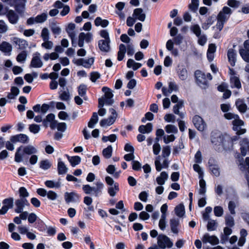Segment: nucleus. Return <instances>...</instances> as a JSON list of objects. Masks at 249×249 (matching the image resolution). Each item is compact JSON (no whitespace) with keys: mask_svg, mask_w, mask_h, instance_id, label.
Instances as JSON below:
<instances>
[{"mask_svg":"<svg viewBox=\"0 0 249 249\" xmlns=\"http://www.w3.org/2000/svg\"><path fill=\"white\" fill-rule=\"evenodd\" d=\"M171 153V149L169 146H165L162 148V156L163 158L169 156Z\"/></svg>","mask_w":249,"mask_h":249,"instance_id":"nucleus-63","label":"nucleus"},{"mask_svg":"<svg viewBox=\"0 0 249 249\" xmlns=\"http://www.w3.org/2000/svg\"><path fill=\"white\" fill-rule=\"evenodd\" d=\"M15 205L16 206V208L15 209V212L18 213H22L24 207L19 199L16 200Z\"/></svg>","mask_w":249,"mask_h":249,"instance_id":"nucleus-50","label":"nucleus"},{"mask_svg":"<svg viewBox=\"0 0 249 249\" xmlns=\"http://www.w3.org/2000/svg\"><path fill=\"white\" fill-rule=\"evenodd\" d=\"M52 164L48 160H44L39 162V168L46 170L51 168Z\"/></svg>","mask_w":249,"mask_h":249,"instance_id":"nucleus-47","label":"nucleus"},{"mask_svg":"<svg viewBox=\"0 0 249 249\" xmlns=\"http://www.w3.org/2000/svg\"><path fill=\"white\" fill-rule=\"evenodd\" d=\"M104 187V184L100 181L96 183V186L92 187V193L95 196H98L99 193L102 192Z\"/></svg>","mask_w":249,"mask_h":249,"instance_id":"nucleus-24","label":"nucleus"},{"mask_svg":"<svg viewBox=\"0 0 249 249\" xmlns=\"http://www.w3.org/2000/svg\"><path fill=\"white\" fill-rule=\"evenodd\" d=\"M45 184L47 187L50 188H53L54 187L58 188L60 186L59 182L55 183L54 181L51 180H46L45 182Z\"/></svg>","mask_w":249,"mask_h":249,"instance_id":"nucleus-60","label":"nucleus"},{"mask_svg":"<svg viewBox=\"0 0 249 249\" xmlns=\"http://www.w3.org/2000/svg\"><path fill=\"white\" fill-rule=\"evenodd\" d=\"M193 122L195 127L199 131H203L206 128V123L199 116H195L193 119Z\"/></svg>","mask_w":249,"mask_h":249,"instance_id":"nucleus-9","label":"nucleus"},{"mask_svg":"<svg viewBox=\"0 0 249 249\" xmlns=\"http://www.w3.org/2000/svg\"><path fill=\"white\" fill-rule=\"evenodd\" d=\"M76 194L74 192H66L64 194L65 200L67 203L73 202L74 200V196Z\"/></svg>","mask_w":249,"mask_h":249,"instance_id":"nucleus-48","label":"nucleus"},{"mask_svg":"<svg viewBox=\"0 0 249 249\" xmlns=\"http://www.w3.org/2000/svg\"><path fill=\"white\" fill-rule=\"evenodd\" d=\"M119 191V186L117 183H115L113 186L110 187L108 189V193L111 196H115L116 192Z\"/></svg>","mask_w":249,"mask_h":249,"instance_id":"nucleus-52","label":"nucleus"},{"mask_svg":"<svg viewBox=\"0 0 249 249\" xmlns=\"http://www.w3.org/2000/svg\"><path fill=\"white\" fill-rule=\"evenodd\" d=\"M23 147L22 145L18 147L17 149V151L15 154V158L14 160L16 162L19 163L21 162L23 160V157L24 155L23 154V153H20L19 152L22 150Z\"/></svg>","mask_w":249,"mask_h":249,"instance_id":"nucleus-32","label":"nucleus"},{"mask_svg":"<svg viewBox=\"0 0 249 249\" xmlns=\"http://www.w3.org/2000/svg\"><path fill=\"white\" fill-rule=\"evenodd\" d=\"M36 23H43L46 20L47 15L45 13L37 15L36 17Z\"/></svg>","mask_w":249,"mask_h":249,"instance_id":"nucleus-55","label":"nucleus"},{"mask_svg":"<svg viewBox=\"0 0 249 249\" xmlns=\"http://www.w3.org/2000/svg\"><path fill=\"white\" fill-rule=\"evenodd\" d=\"M40 56V54L37 52L34 53L29 65L30 68H39L42 67L43 64Z\"/></svg>","mask_w":249,"mask_h":249,"instance_id":"nucleus-8","label":"nucleus"},{"mask_svg":"<svg viewBox=\"0 0 249 249\" xmlns=\"http://www.w3.org/2000/svg\"><path fill=\"white\" fill-rule=\"evenodd\" d=\"M199 6L198 0H191V3L189 4V9L193 12H196Z\"/></svg>","mask_w":249,"mask_h":249,"instance_id":"nucleus-54","label":"nucleus"},{"mask_svg":"<svg viewBox=\"0 0 249 249\" xmlns=\"http://www.w3.org/2000/svg\"><path fill=\"white\" fill-rule=\"evenodd\" d=\"M217 227V223L215 221L212 219L209 220L207 226L208 231H213L216 230Z\"/></svg>","mask_w":249,"mask_h":249,"instance_id":"nucleus-53","label":"nucleus"},{"mask_svg":"<svg viewBox=\"0 0 249 249\" xmlns=\"http://www.w3.org/2000/svg\"><path fill=\"white\" fill-rule=\"evenodd\" d=\"M241 153L242 156H245L248 152H249V142L247 139H243L240 142Z\"/></svg>","mask_w":249,"mask_h":249,"instance_id":"nucleus-17","label":"nucleus"},{"mask_svg":"<svg viewBox=\"0 0 249 249\" xmlns=\"http://www.w3.org/2000/svg\"><path fill=\"white\" fill-rule=\"evenodd\" d=\"M29 131L34 134L38 133L40 130V125L36 124H32L29 126Z\"/></svg>","mask_w":249,"mask_h":249,"instance_id":"nucleus-51","label":"nucleus"},{"mask_svg":"<svg viewBox=\"0 0 249 249\" xmlns=\"http://www.w3.org/2000/svg\"><path fill=\"white\" fill-rule=\"evenodd\" d=\"M75 28V25L73 23H69L66 28V31L71 39L72 46L74 47H76L77 44L75 38L76 34L74 31Z\"/></svg>","mask_w":249,"mask_h":249,"instance_id":"nucleus-6","label":"nucleus"},{"mask_svg":"<svg viewBox=\"0 0 249 249\" xmlns=\"http://www.w3.org/2000/svg\"><path fill=\"white\" fill-rule=\"evenodd\" d=\"M178 76L181 80H186L188 77L187 70L185 69H181L178 73Z\"/></svg>","mask_w":249,"mask_h":249,"instance_id":"nucleus-64","label":"nucleus"},{"mask_svg":"<svg viewBox=\"0 0 249 249\" xmlns=\"http://www.w3.org/2000/svg\"><path fill=\"white\" fill-rule=\"evenodd\" d=\"M168 178V175L166 172H162L160 176L157 178L156 181L157 183L160 185H162L164 184L166 180Z\"/></svg>","mask_w":249,"mask_h":249,"instance_id":"nucleus-26","label":"nucleus"},{"mask_svg":"<svg viewBox=\"0 0 249 249\" xmlns=\"http://www.w3.org/2000/svg\"><path fill=\"white\" fill-rule=\"evenodd\" d=\"M179 225V220L178 218H173L170 220V225L171 231L176 234L178 232V226Z\"/></svg>","mask_w":249,"mask_h":249,"instance_id":"nucleus-19","label":"nucleus"},{"mask_svg":"<svg viewBox=\"0 0 249 249\" xmlns=\"http://www.w3.org/2000/svg\"><path fill=\"white\" fill-rule=\"evenodd\" d=\"M202 241L204 244L210 243L212 245H217L219 242L217 237L215 235H210L208 233L204 234L202 238Z\"/></svg>","mask_w":249,"mask_h":249,"instance_id":"nucleus-12","label":"nucleus"},{"mask_svg":"<svg viewBox=\"0 0 249 249\" xmlns=\"http://www.w3.org/2000/svg\"><path fill=\"white\" fill-rule=\"evenodd\" d=\"M65 156L67 158L71 166L75 167L78 165V156H70L68 154H66Z\"/></svg>","mask_w":249,"mask_h":249,"instance_id":"nucleus-46","label":"nucleus"},{"mask_svg":"<svg viewBox=\"0 0 249 249\" xmlns=\"http://www.w3.org/2000/svg\"><path fill=\"white\" fill-rule=\"evenodd\" d=\"M108 40H100L98 42V46L100 50L104 52H108L110 50L109 43Z\"/></svg>","mask_w":249,"mask_h":249,"instance_id":"nucleus-21","label":"nucleus"},{"mask_svg":"<svg viewBox=\"0 0 249 249\" xmlns=\"http://www.w3.org/2000/svg\"><path fill=\"white\" fill-rule=\"evenodd\" d=\"M87 89V86L85 85H81L79 87V96L83 97L85 101H87L88 99V97L86 95Z\"/></svg>","mask_w":249,"mask_h":249,"instance_id":"nucleus-39","label":"nucleus"},{"mask_svg":"<svg viewBox=\"0 0 249 249\" xmlns=\"http://www.w3.org/2000/svg\"><path fill=\"white\" fill-rule=\"evenodd\" d=\"M57 171L59 175H63L66 174L68 171V168L65 165L64 162L59 159L57 164Z\"/></svg>","mask_w":249,"mask_h":249,"instance_id":"nucleus-27","label":"nucleus"},{"mask_svg":"<svg viewBox=\"0 0 249 249\" xmlns=\"http://www.w3.org/2000/svg\"><path fill=\"white\" fill-rule=\"evenodd\" d=\"M13 41L14 44L19 46V49L22 50V51L24 50L28 46V42L24 39L14 37L13 38Z\"/></svg>","mask_w":249,"mask_h":249,"instance_id":"nucleus-14","label":"nucleus"},{"mask_svg":"<svg viewBox=\"0 0 249 249\" xmlns=\"http://www.w3.org/2000/svg\"><path fill=\"white\" fill-rule=\"evenodd\" d=\"M102 91L105 93V95L101 98L104 99L105 104L106 105H111L114 103V100L112 99L113 95L111 90L107 87H104L102 88Z\"/></svg>","mask_w":249,"mask_h":249,"instance_id":"nucleus-7","label":"nucleus"},{"mask_svg":"<svg viewBox=\"0 0 249 249\" xmlns=\"http://www.w3.org/2000/svg\"><path fill=\"white\" fill-rule=\"evenodd\" d=\"M175 212L178 216L179 217H183L185 214V209L183 205L179 204L175 208Z\"/></svg>","mask_w":249,"mask_h":249,"instance_id":"nucleus-34","label":"nucleus"},{"mask_svg":"<svg viewBox=\"0 0 249 249\" xmlns=\"http://www.w3.org/2000/svg\"><path fill=\"white\" fill-rule=\"evenodd\" d=\"M95 25L96 26H101L102 27H106L108 24V20L106 19H102L100 17L96 18L94 21Z\"/></svg>","mask_w":249,"mask_h":249,"instance_id":"nucleus-40","label":"nucleus"},{"mask_svg":"<svg viewBox=\"0 0 249 249\" xmlns=\"http://www.w3.org/2000/svg\"><path fill=\"white\" fill-rule=\"evenodd\" d=\"M41 36L43 38L44 41H47L49 38V32L47 28H44L42 31Z\"/></svg>","mask_w":249,"mask_h":249,"instance_id":"nucleus-62","label":"nucleus"},{"mask_svg":"<svg viewBox=\"0 0 249 249\" xmlns=\"http://www.w3.org/2000/svg\"><path fill=\"white\" fill-rule=\"evenodd\" d=\"M236 106L241 112H245L247 110V105L243 100L238 99L236 102Z\"/></svg>","mask_w":249,"mask_h":249,"instance_id":"nucleus-33","label":"nucleus"},{"mask_svg":"<svg viewBox=\"0 0 249 249\" xmlns=\"http://www.w3.org/2000/svg\"><path fill=\"white\" fill-rule=\"evenodd\" d=\"M232 124L233 125V130L236 131L237 134L239 135L243 134L246 132L245 129L241 128L240 127V126H242L244 124V122L243 121L239 119L238 116L237 118H234L232 122Z\"/></svg>","mask_w":249,"mask_h":249,"instance_id":"nucleus-11","label":"nucleus"},{"mask_svg":"<svg viewBox=\"0 0 249 249\" xmlns=\"http://www.w3.org/2000/svg\"><path fill=\"white\" fill-rule=\"evenodd\" d=\"M241 2L237 0H228L227 4L231 7L237 8L241 4Z\"/></svg>","mask_w":249,"mask_h":249,"instance_id":"nucleus-59","label":"nucleus"},{"mask_svg":"<svg viewBox=\"0 0 249 249\" xmlns=\"http://www.w3.org/2000/svg\"><path fill=\"white\" fill-rule=\"evenodd\" d=\"M133 16L141 21H144L145 19V14L142 8L135 9Z\"/></svg>","mask_w":249,"mask_h":249,"instance_id":"nucleus-20","label":"nucleus"},{"mask_svg":"<svg viewBox=\"0 0 249 249\" xmlns=\"http://www.w3.org/2000/svg\"><path fill=\"white\" fill-rule=\"evenodd\" d=\"M27 55V52L25 50H23L18 54L16 60L18 62L23 63L26 60Z\"/></svg>","mask_w":249,"mask_h":249,"instance_id":"nucleus-38","label":"nucleus"},{"mask_svg":"<svg viewBox=\"0 0 249 249\" xmlns=\"http://www.w3.org/2000/svg\"><path fill=\"white\" fill-rule=\"evenodd\" d=\"M165 131L168 133H177L178 131L177 127L172 124H168L165 127Z\"/></svg>","mask_w":249,"mask_h":249,"instance_id":"nucleus-57","label":"nucleus"},{"mask_svg":"<svg viewBox=\"0 0 249 249\" xmlns=\"http://www.w3.org/2000/svg\"><path fill=\"white\" fill-rule=\"evenodd\" d=\"M113 148L111 145L108 146L102 151V154L106 159H109L112 154Z\"/></svg>","mask_w":249,"mask_h":249,"instance_id":"nucleus-36","label":"nucleus"},{"mask_svg":"<svg viewBox=\"0 0 249 249\" xmlns=\"http://www.w3.org/2000/svg\"><path fill=\"white\" fill-rule=\"evenodd\" d=\"M228 57L231 66H234L236 61V53L233 49H229L228 50Z\"/></svg>","mask_w":249,"mask_h":249,"instance_id":"nucleus-22","label":"nucleus"},{"mask_svg":"<svg viewBox=\"0 0 249 249\" xmlns=\"http://www.w3.org/2000/svg\"><path fill=\"white\" fill-rule=\"evenodd\" d=\"M11 92L8 93L7 97L9 99H14L19 94L20 90L16 86L11 87Z\"/></svg>","mask_w":249,"mask_h":249,"instance_id":"nucleus-25","label":"nucleus"},{"mask_svg":"<svg viewBox=\"0 0 249 249\" xmlns=\"http://www.w3.org/2000/svg\"><path fill=\"white\" fill-rule=\"evenodd\" d=\"M98 117L97 112H94L92 116L88 123V126L89 128H93L95 125L97 123Z\"/></svg>","mask_w":249,"mask_h":249,"instance_id":"nucleus-37","label":"nucleus"},{"mask_svg":"<svg viewBox=\"0 0 249 249\" xmlns=\"http://www.w3.org/2000/svg\"><path fill=\"white\" fill-rule=\"evenodd\" d=\"M94 58L90 57L88 58H79V66H82L86 68H89L93 64Z\"/></svg>","mask_w":249,"mask_h":249,"instance_id":"nucleus-16","label":"nucleus"},{"mask_svg":"<svg viewBox=\"0 0 249 249\" xmlns=\"http://www.w3.org/2000/svg\"><path fill=\"white\" fill-rule=\"evenodd\" d=\"M232 13L231 9L227 6H224L217 16V23L214 29L220 31L223 28L224 24L229 18Z\"/></svg>","mask_w":249,"mask_h":249,"instance_id":"nucleus-1","label":"nucleus"},{"mask_svg":"<svg viewBox=\"0 0 249 249\" xmlns=\"http://www.w3.org/2000/svg\"><path fill=\"white\" fill-rule=\"evenodd\" d=\"M10 140L13 143L20 142L23 143H27L29 142V138L27 135L20 133L12 136L10 138Z\"/></svg>","mask_w":249,"mask_h":249,"instance_id":"nucleus-10","label":"nucleus"},{"mask_svg":"<svg viewBox=\"0 0 249 249\" xmlns=\"http://www.w3.org/2000/svg\"><path fill=\"white\" fill-rule=\"evenodd\" d=\"M157 244L158 247L161 249L171 248L173 245V243L171 241L170 239L163 234H160L158 236Z\"/></svg>","mask_w":249,"mask_h":249,"instance_id":"nucleus-2","label":"nucleus"},{"mask_svg":"<svg viewBox=\"0 0 249 249\" xmlns=\"http://www.w3.org/2000/svg\"><path fill=\"white\" fill-rule=\"evenodd\" d=\"M2 204L5 206L8 209H12L14 206V198L10 197L3 199Z\"/></svg>","mask_w":249,"mask_h":249,"instance_id":"nucleus-41","label":"nucleus"},{"mask_svg":"<svg viewBox=\"0 0 249 249\" xmlns=\"http://www.w3.org/2000/svg\"><path fill=\"white\" fill-rule=\"evenodd\" d=\"M12 46L8 42L3 41L0 44V50L4 53H10L12 51Z\"/></svg>","mask_w":249,"mask_h":249,"instance_id":"nucleus-30","label":"nucleus"},{"mask_svg":"<svg viewBox=\"0 0 249 249\" xmlns=\"http://www.w3.org/2000/svg\"><path fill=\"white\" fill-rule=\"evenodd\" d=\"M195 74L197 85L202 89H206L208 86L206 74L199 70L196 71Z\"/></svg>","mask_w":249,"mask_h":249,"instance_id":"nucleus-5","label":"nucleus"},{"mask_svg":"<svg viewBox=\"0 0 249 249\" xmlns=\"http://www.w3.org/2000/svg\"><path fill=\"white\" fill-rule=\"evenodd\" d=\"M126 65L128 68H132L134 71H136L142 67L141 63L136 62L132 59H129L128 60Z\"/></svg>","mask_w":249,"mask_h":249,"instance_id":"nucleus-31","label":"nucleus"},{"mask_svg":"<svg viewBox=\"0 0 249 249\" xmlns=\"http://www.w3.org/2000/svg\"><path fill=\"white\" fill-rule=\"evenodd\" d=\"M240 169L241 171L247 172L249 174V157H247L245 161L240 164Z\"/></svg>","mask_w":249,"mask_h":249,"instance_id":"nucleus-44","label":"nucleus"},{"mask_svg":"<svg viewBox=\"0 0 249 249\" xmlns=\"http://www.w3.org/2000/svg\"><path fill=\"white\" fill-rule=\"evenodd\" d=\"M214 22V18L212 16L209 17L206 21L202 23V27L204 30H207Z\"/></svg>","mask_w":249,"mask_h":249,"instance_id":"nucleus-49","label":"nucleus"},{"mask_svg":"<svg viewBox=\"0 0 249 249\" xmlns=\"http://www.w3.org/2000/svg\"><path fill=\"white\" fill-rule=\"evenodd\" d=\"M126 53L125 45L124 44H121L119 47V51L117 53V60L122 61L125 56Z\"/></svg>","mask_w":249,"mask_h":249,"instance_id":"nucleus-23","label":"nucleus"},{"mask_svg":"<svg viewBox=\"0 0 249 249\" xmlns=\"http://www.w3.org/2000/svg\"><path fill=\"white\" fill-rule=\"evenodd\" d=\"M210 170L211 171L212 174L215 176L218 177L220 175V169L217 165H210Z\"/></svg>","mask_w":249,"mask_h":249,"instance_id":"nucleus-58","label":"nucleus"},{"mask_svg":"<svg viewBox=\"0 0 249 249\" xmlns=\"http://www.w3.org/2000/svg\"><path fill=\"white\" fill-rule=\"evenodd\" d=\"M36 228L40 231H44L47 229V226L45 223L40 219H38L36 222Z\"/></svg>","mask_w":249,"mask_h":249,"instance_id":"nucleus-45","label":"nucleus"},{"mask_svg":"<svg viewBox=\"0 0 249 249\" xmlns=\"http://www.w3.org/2000/svg\"><path fill=\"white\" fill-rule=\"evenodd\" d=\"M37 152V149L32 145H28L22 147V153L24 155H32Z\"/></svg>","mask_w":249,"mask_h":249,"instance_id":"nucleus-18","label":"nucleus"},{"mask_svg":"<svg viewBox=\"0 0 249 249\" xmlns=\"http://www.w3.org/2000/svg\"><path fill=\"white\" fill-rule=\"evenodd\" d=\"M18 194L20 198H27L29 196V193L24 187H20L18 189Z\"/></svg>","mask_w":249,"mask_h":249,"instance_id":"nucleus-43","label":"nucleus"},{"mask_svg":"<svg viewBox=\"0 0 249 249\" xmlns=\"http://www.w3.org/2000/svg\"><path fill=\"white\" fill-rule=\"evenodd\" d=\"M125 48H126V52L127 53V54L128 56H132L134 53L135 50L134 48V46L132 44H128L126 45H125Z\"/></svg>","mask_w":249,"mask_h":249,"instance_id":"nucleus-61","label":"nucleus"},{"mask_svg":"<svg viewBox=\"0 0 249 249\" xmlns=\"http://www.w3.org/2000/svg\"><path fill=\"white\" fill-rule=\"evenodd\" d=\"M231 87H235L237 89H240L241 87L239 78L235 75L231 77Z\"/></svg>","mask_w":249,"mask_h":249,"instance_id":"nucleus-35","label":"nucleus"},{"mask_svg":"<svg viewBox=\"0 0 249 249\" xmlns=\"http://www.w3.org/2000/svg\"><path fill=\"white\" fill-rule=\"evenodd\" d=\"M152 124L148 123L146 125H142L139 127V131L141 133H149L152 130Z\"/></svg>","mask_w":249,"mask_h":249,"instance_id":"nucleus-28","label":"nucleus"},{"mask_svg":"<svg viewBox=\"0 0 249 249\" xmlns=\"http://www.w3.org/2000/svg\"><path fill=\"white\" fill-rule=\"evenodd\" d=\"M92 39V34L91 33L87 32L86 33L82 32L79 35V47L83 46V41L85 40L87 42H89Z\"/></svg>","mask_w":249,"mask_h":249,"instance_id":"nucleus-13","label":"nucleus"},{"mask_svg":"<svg viewBox=\"0 0 249 249\" xmlns=\"http://www.w3.org/2000/svg\"><path fill=\"white\" fill-rule=\"evenodd\" d=\"M98 114L100 116H104L107 113L106 109L103 108L105 104V100L103 98H99L98 99Z\"/></svg>","mask_w":249,"mask_h":249,"instance_id":"nucleus-29","label":"nucleus"},{"mask_svg":"<svg viewBox=\"0 0 249 249\" xmlns=\"http://www.w3.org/2000/svg\"><path fill=\"white\" fill-rule=\"evenodd\" d=\"M9 22L12 24H16L18 19L19 17L18 15L13 10H10L6 16Z\"/></svg>","mask_w":249,"mask_h":249,"instance_id":"nucleus-15","label":"nucleus"},{"mask_svg":"<svg viewBox=\"0 0 249 249\" xmlns=\"http://www.w3.org/2000/svg\"><path fill=\"white\" fill-rule=\"evenodd\" d=\"M26 0H13L10 3L11 6H14L16 12L22 15L25 11Z\"/></svg>","mask_w":249,"mask_h":249,"instance_id":"nucleus-4","label":"nucleus"},{"mask_svg":"<svg viewBox=\"0 0 249 249\" xmlns=\"http://www.w3.org/2000/svg\"><path fill=\"white\" fill-rule=\"evenodd\" d=\"M191 30L196 36H200L202 35V30L198 24H193L190 27Z\"/></svg>","mask_w":249,"mask_h":249,"instance_id":"nucleus-42","label":"nucleus"},{"mask_svg":"<svg viewBox=\"0 0 249 249\" xmlns=\"http://www.w3.org/2000/svg\"><path fill=\"white\" fill-rule=\"evenodd\" d=\"M109 111L111 115L108 118L103 119L100 121V124L102 127L112 125L115 122L118 116V114L114 109L110 108Z\"/></svg>","mask_w":249,"mask_h":249,"instance_id":"nucleus-3","label":"nucleus"},{"mask_svg":"<svg viewBox=\"0 0 249 249\" xmlns=\"http://www.w3.org/2000/svg\"><path fill=\"white\" fill-rule=\"evenodd\" d=\"M239 53L244 61L247 62H249V52L242 49L240 50Z\"/></svg>","mask_w":249,"mask_h":249,"instance_id":"nucleus-56","label":"nucleus"}]
</instances>
